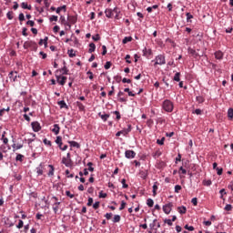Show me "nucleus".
I'll return each mask as SVG.
<instances>
[{"label": "nucleus", "mask_w": 233, "mask_h": 233, "mask_svg": "<svg viewBox=\"0 0 233 233\" xmlns=\"http://www.w3.org/2000/svg\"><path fill=\"white\" fill-rule=\"evenodd\" d=\"M28 134L31 136V137H25L23 142L26 143L31 150H34V148H39V147L43 145L41 139L37 138L35 133Z\"/></svg>", "instance_id": "f257e3e1"}, {"label": "nucleus", "mask_w": 233, "mask_h": 233, "mask_svg": "<svg viewBox=\"0 0 233 233\" xmlns=\"http://www.w3.org/2000/svg\"><path fill=\"white\" fill-rule=\"evenodd\" d=\"M67 54L69 57H76V51L74 49H69Z\"/></svg>", "instance_id": "09e8293b"}, {"label": "nucleus", "mask_w": 233, "mask_h": 233, "mask_svg": "<svg viewBox=\"0 0 233 233\" xmlns=\"http://www.w3.org/2000/svg\"><path fill=\"white\" fill-rule=\"evenodd\" d=\"M184 228H186V230H189V232L194 231L193 226L185 225Z\"/></svg>", "instance_id": "0e129e2a"}, {"label": "nucleus", "mask_w": 233, "mask_h": 233, "mask_svg": "<svg viewBox=\"0 0 233 233\" xmlns=\"http://www.w3.org/2000/svg\"><path fill=\"white\" fill-rule=\"evenodd\" d=\"M9 79H13V82L15 83L17 81V77H21L20 76H17V71H11L8 74Z\"/></svg>", "instance_id": "4468645a"}, {"label": "nucleus", "mask_w": 233, "mask_h": 233, "mask_svg": "<svg viewBox=\"0 0 233 233\" xmlns=\"http://www.w3.org/2000/svg\"><path fill=\"white\" fill-rule=\"evenodd\" d=\"M113 114H115V116H116L117 121H119V119H121V113H119V111H114Z\"/></svg>", "instance_id": "69168bd1"}, {"label": "nucleus", "mask_w": 233, "mask_h": 233, "mask_svg": "<svg viewBox=\"0 0 233 233\" xmlns=\"http://www.w3.org/2000/svg\"><path fill=\"white\" fill-rule=\"evenodd\" d=\"M105 14H106V17H107V19H111V17L114 15V9L106 8L105 10Z\"/></svg>", "instance_id": "412c9836"}, {"label": "nucleus", "mask_w": 233, "mask_h": 233, "mask_svg": "<svg viewBox=\"0 0 233 233\" xmlns=\"http://www.w3.org/2000/svg\"><path fill=\"white\" fill-rule=\"evenodd\" d=\"M62 10L63 12H66V5H64L62 6L57 7L56 13L59 15L61 14Z\"/></svg>", "instance_id": "e433bc0d"}, {"label": "nucleus", "mask_w": 233, "mask_h": 233, "mask_svg": "<svg viewBox=\"0 0 233 233\" xmlns=\"http://www.w3.org/2000/svg\"><path fill=\"white\" fill-rule=\"evenodd\" d=\"M113 12L116 14L115 19L119 20L121 19V9L119 7H114Z\"/></svg>", "instance_id": "f3484780"}, {"label": "nucleus", "mask_w": 233, "mask_h": 233, "mask_svg": "<svg viewBox=\"0 0 233 233\" xmlns=\"http://www.w3.org/2000/svg\"><path fill=\"white\" fill-rule=\"evenodd\" d=\"M98 116H99V117H101L102 121H104V122L108 121V117H110L109 114H104L103 115V114H101V112L98 113Z\"/></svg>", "instance_id": "bb28decb"}, {"label": "nucleus", "mask_w": 233, "mask_h": 233, "mask_svg": "<svg viewBox=\"0 0 233 233\" xmlns=\"http://www.w3.org/2000/svg\"><path fill=\"white\" fill-rule=\"evenodd\" d=\"M76 106L80 110V112H85V105L83 103L76 101Z\"/></svg>", "instance_id": "ea45409f"}, {"label": "nucleus", "mask_w": 233, "mask_h": 233, "mask_svg": "<svg viewBox=\"0 0 233 233\" xmlns=\"http://www.w3.org/2000/svg\"><path fill=\"white\" fill-rule=\"evenodd\" d=\"M162 108L165 110V112H174V102L169 99H165L162 102Z\"/></svg>", "instance_id": "f03ea898"}, {"label": "nucleus", "mask_w": 233, "mask_h": 233, "mask_svg": "<svg viewBox=\"0 0 233 233\" xmlns=\"http://www.w3.org/2000/svg\"><path fill=\"white\" fill-rule=\"evenodd\" d=\"M196 101L199 105H202V103L205 101V97H203V96H196Z\"/></svg>", "instance_id": "79ce46f5"}, {"label": "nucleus", "mask_w": 233, "mask_h": 233, "mask_svg": "<svg viewBox=\"0 0 233 233\" xmlns=\"http://www.w3.org/2000/svg\"><path fill=\"white\" fill-rule=\"evenodd\" d=\"M154 61H155L154 66H156L157 65H160V66L167 65V60H166L164 55L157 56L155 57V60H152L153 63H154Z\"/></svg>", "instance_id": "39448f33"}, {"label": "nucleus", "mask_w": 233, "mask_h": 233, "mask_svg": "<svg viewBox=\"0 0 233 233\" xmlns=\"http://www.w3.org/2000/svg\"><path fill=\"white\" fill-rule=\"evenodd\" d=\"M43 143H44V145H46L47 147H52V141H50L46 138H44Z\"/></svg>", "instance_id": "864d4df0"}, {"label": "nucleus", "mask_w": 233, "mask_h": 233, "mask_svg": "<svg viewBox=\"0 0 233 233\" xmlns=\"http://www.w3.org/2000/svg\"><path fill=\"white\" fill-rule=\"evenodd\" d=\"M57 19H58V16L56 15H51V17H49V22L54 23V21H55L56 23H57Z\"/></svg>", "instance_id": "8fccbe9b"}, {"label": "nucleus", "mask_w": 233, "mask_h": 233, "mask_svg": "<svg viewBox=\"0 0 233 233\" xmlns=\"http://www.w3.org/2000/svg\"><path fill=\"white\" fill-rule=\"evenodd\" d=\"M142 52L145 57H147V56H152V49H147V47H144Z\"/></svg>", "instance_id": "c756f323"}, {"label": "nucleus", "mask_w": 233, "mask_h": 233, "mask_svg": "<svg viewBox=\"0 0 233 233\" xmlns=\"http://www.w3.org/2000/svg\"><path fill=\"white\" fill-rule=\"evenodd\" d=\"M126 207H127V202H125V200H122L119 210H125Z\"/></svg>", "instance_id": "bf43d9fd"}, {"label": "nucleus", "mask_w": 233, "mask_h": 233, "mask_svg": "<svg viewBox=\"0 0 233 233\" xmlns=\"http://www.w3.org/2000/svg\"><path fill=\"white\" fill-rule=\"evenodd\" d=\"M177 212L181 215L187 214V207L185 206H180L177 208Z\"/></svg>", "instance_id": "7c9ffc66"}, {"label": "nucleus", "mask_w": 233, "mask_h": 233, "mask_svg": "<svg viewBox=\"0 0 233 233\" xmlns=\"http://www.w3.org/2000/svg\"><path fill=\"white\" fill-rule=\"evenodd\" d=\"M228 117L230 121H232V119H233V108L232 107H229L228 109Z\"/></svg>", "instance_id": "a19ab883"}, {"label": "nucleus", "mask_w": 233, "mask_h": 233, "mask_svg": "<svg viewBox=\"0 0 233 233\" xmlns=\"http://www.w3.org/2000/svg\"><path fill=\"white\" fill-rule=\"evenodd\" d=\"M92 39H93V41H100L101 36L99 35V34H96V35L92 36Z\"/></svg>", "instance_id": "4d7b16f0"}, {"label": "nucleus", "mask_w": 233, "mask_h": 233, "mask_svg": "<svg viewBox=\"0 0 233 233\" xmlns=\"http://www.w3.org/2000/svg\"><path fill=\"white\" fill-rule=\"evenodd\" d=\"M8 150L6 149V146L1 145L0 146V162H5V157H8V154H6Z\"/></svg>", "instance_id": "423d86ee"}, {"label": "nucleus", "mask_w": 233, "mask_h": 233, "mask_svg": "<svg viewBox=\"0 0 233 233\" xmlns=\"http://www.w3.org/2000/svg\"><path fill=\"white\" fill-rule=\"evenodd\" d=\"M173 207H174V204L172 202H169L163 206L162 210L165 214H170V212H172Z\"/></svg>", "instance_id": "1a4fd4ad"}, {"label": "nucleus", "mask_w": 233, "mask_h": 233, "mask_svg": "<svg viewBox=\"0 0 233 233\" xmlns=\"http://www.w3.org/2000/svg\"><path fill=\"white\" fill-rule=\"evenodd\" d=\"M157 145L163 146L165 145V137H163L161 139L157 140Z\"/></svg>", "instance_id": "052dcab7"}, {"label": "nucleus", "mask_w": 233, "mask_h": 233, "mask_svg": "<svg viewBox=\"0 0 233 233\" xmlns=\"http://www.w3.org/2000/svg\"><path fill=\"white\" fill-rule=\"evenodd\" d=\"M21 7L24 10H32V5H28V3H26V2H22L21 3Z\"/></svg>", "instance_id": "cd10ccee"}, {"label": "nucleus", "mask_w": 233, "mask_h": 233, "mask_svg": "<svg viewBox=\"0 0 233 233\" xmlns=\"http://www.w3.org/2000/svg\"><path fill=\"white\" fill-rule=\"evenodd\" d=\"M173 81L179 83L181 81V73L177 72L173 77Z\"/></svg>", "instance_id": "473e14b6"}, {"label": "nucleus", "mask_w": 233, "mask_h": 233, "mask_svg": "<svg viewBox=\"0 0 233 233\" xmlns=\"http://www.w3.org/2000/svg\"><path fill=\"white\" fill-rule=\"evenodd\" d=\"M61 163H62V165H65V167H72V165H74V162L72 161L70 153H67L66 157H62Z\"/></svg>", "instance_id": "20e7f679"}, {"label": "nucleus", "mask_w": 233, "mask_h": 233, "mask_svg": "<svg viewBox=\"0 0 233 233\" xmlns=\"http://www.w3.org/2000/svg\"><path fill=\"white\" fill-rule=\"evenodd\" d=\"M6 17L9 19V21H12V19H14V11H8L6 13Z\"/></svg>", "instance_id": "a18cd8bd"}, {"label": "nucleus", "mask_w": 233, "mask_h": 233, "mask_svg": "<svg viewBox=\"0 0 233 233\" xmlns=\"http://www.w3.org/2000/svg\"><path fill=\"white\" fill-rule=\"evenodd\" d=\"M125 157H127V159H134V157H136V151L126 150Z\"/></svg>", "instance_id": "ddd939ff"}, {"label": "nucleus", "mask_w": 233, "mask_h": 233, "mask_svg": "<svg viewBox=\"0 0 233 233\" xmlns=\"http://www.w3.org/2000/svg\"><path fill=\"white\" fill-rule=\"evenodd\" d=\"M162 154L163 153L161 152V150L157 149V151H155L152 154V156H153L154 159H157V157H161Z\"/></svg>", "instance_id": "72a5a7b5"}, {"label": "nucleus", "mask_w": 233, "mask_h": 233, "mask_svg": "<svg viewBox=\"0 0 233 233\" xmlns=\"http://www.w3.org/2000/svg\"><path fill=\"white\" fill-rule=\"evenodd\" d=\"M23 159H25V157L21 154H16L15 161H19L20 163H23Z\"/></svg>", "instance_id": "c03bdc74"}, {"label": "nucleus", "mask_w": 233, "mask_h": 233, "mask_svg": "<svg viewBox=\"0 0 233 233\" xmlns=\"http://www.w3.org/2000/svg\"><path fill=\"white\" fill-rule=\"evenodd\" d=\"M156 221H157V219L155 218L153 222L149 224L150 230H154V228H156Z\"/></svg>", "instance_id": "5fc2aeb1"}, {"label": "nucleus", "mask_w": 233, "mask_h": 233, "mask_svg": "<svg viewBox=\"0 0 233 233\" xmlns=\"http://www.w3.org/2000/svg\"><path fill=\"white\" fill-rule=\"evenodd\" d=\"M33 132H39L41 130V124L38 121H34L31 123Z\"/></svg>", "instance_id": "9b49d317"}, {"label": "nucleus", "mask_w": 233, "mask_h": 233, "mask_svg": "<svg viewBox=\"0 0 233 233\" xmlns=\"http://www.w3.org/2000/svg\"><path fill=\"white\" fill-rule=\"evenodd\" d=\"M52 199H54V204H53V212L54 214H57L59 212V206L61 205V202L59 201V198L56 196L52 197Z\"/></svg>", "instance_id": "0eeeda50"}, {"label": "nucleus", "mask_w": 233, "mask_h": 233, "mask_svg": "<svg viewBox=\"0 0 233 233\" xmlns=\"http://www.w3.org/2000/svg\"><path fill=\"white\" fill-rule=\"evenodd\" d=\"M57 105L60 106V108H66V110H68V105H66L65 100L58 101Z\"/></svg>", "instance_id": "a878e982"}, {"label": "nucleus", "mask_w": 233, "mask_h": 233, "mask_svg": "<svg viewBox=\"0 0 233 233\" xmlns=\"http://www.w3.org/2000/svg\"><path fill=\"white\" fill-rule=\"evenodd\" d=\"M69 25H76L77 23V15H69L67 16Z\"/></svg>", "instance_id": "6ab92c4d"}, {"label": "nucleus", "mask_w": 233, "mask_h": 233, "mask_svg": "<svg viewBox=\"0 0 233 233\" xmlns=\"http://www.w3.org/2000/svg\"><path fill=\"white\" fill-rule=\"evenodd\" d=\"M24 225H25V222H23L22 219H19L18 225H16V228H23Z\"/></svg>", "instance_id": "13d9d810"}, {"label": "nucleus", "mask_w": 233, "mask_h": 233, "mask_svg": "<svg viewBox=\"0 0 233 233\" xmlns=\"http://www.w3.org/2000/svg\"><path fill=\"white\" fill-rule=\"evenodd\" d=\"M186 17H187V23H192V21H190V19H194V15H192V14L187 13Z\"/></svg>", "instance_id": "de8ad7c7"}, {"label": "nucleus", "mask_w": 233, "mask_h": 233, "mask_svg": "<svg viewBox=\"0 0 233 233\" xmlns=\"http://www.w3.org/2000/svg\"><path fill=\"white\" fill-rule=\"evenodd\" d=\"M112 221L113 223H119V221H121V216L115 215Z\"/></svg>", "instance_id": "49530a36"}, {"label": "nucleus", "mask_w": 233, "mask_h": 233, "mask_svg": "<svg viewBox=\"0 0 233 233\" xmlns=\"http://www.w3.org/2000/svg\"><path fill=\"white\" fill-rule=\"evenodd\" d=\"M122 188H128V184H127V179L123 178L121 180Z\"/></svg>", "instance_id": "603ef678"}, {"label": "nucleus", "mask_w": 233, "mask_h": 233, "mask_svg": "<svg viewBox=\"0 0 233 233\" xmlns=\"http://www.w3.org/2000/svg\"><path fill=\"white\" fill-rule=\"evenodd\" d=\"M130 132H132V125L130 124L127 125V128L120 130V134H122V136H128Z\"/></svg>", "instance_id": "2eb2a0df"}, {"label": "nucleus", "mask_w": 233, "mask_h": 233, "mask_svg": "<svg viewBox=\"0 0 233 233\" xmlns=\"http://www.w3.org/2000/svg\"><path fill=\"white\" fill-rule=\"evenodd\" d=\"M55 143L58 146V148H61L63 147V137L61 136L56 137Z\"/></svg>", "instance_id": "b1692460"}, {"label": "nucleus", "mask_w": 233, "mask_h": 233, "mask_svg": "<svg viewBox=\"0 0 233 233\" xmlns=\"http://www.w3.org/2000/svg\"><path fill=\"white\" fill-rule=\"evenodd\" d=\"M94 52H96V44L90 43V44H89L88 53H89V54H92V53H94Z\"/></svg>", "instance_id": "4c0bfd02"}, {"label": "nucleus", "mask_w": 233, "mask_h": 233, "mask_svg": "<svg viewBox=\"0 0 233 233\" xmlns=\"http://www.w3.org/2000/svg\"><path fill=\"white\" fill-rule=\"evenodd\" d=\"M158 187H159V182L156 181L154 183V185H153V190H152L154 197L157 196V188H158Z\"/></svg>", "instance_id": "4be33fe9"}, {"label": "nucleus", "mask_w": 233, "mask_h": 233, "mask_svg": "<svg viewBox=\"0 0 233 233\" xmlns=\"http://www.w3.org/2000/svg\"><path fill=\"white\" fill-rule=\"evenodd\" d=\"M13 143H14L12 145L13 152H15V150H21V148H23V144H16L15 138H13Z\"/></svg>", "instance_id": "dca6fc26"}, {"label": "nucleus", "mask_w": 233, "mask_h": 233, "mask_svg": "<svg viewBox=\"0 0 233 233\" xmlns=\"http://www.w3.org/2000/svg\"><path fill=\"white\" fill-rule=\"evenodd\" d=\"M35 170L36 176H43V171L45 170V162H41Z\"/></svg>", "instance_id": "f8f14e48"}, {"label": "nucleus", "mask_w": 233, "mask_h": 233, "mask_svg": "<svg viewBox=\"0 0 233 233\" xmlns=\"http://www.w3.org/2000/svg\"><path fill=\"white\" fill-rule=\"evenodd\" d=\"M132 40H133L132 36H126L122 40V45H127V43H131Z\"/></svg>", "instance_id": "58836bf2"}, {"label": "nucleus", "mask_w": 233, "mask_h": 233, "mask_svg": "<svg viewBox=\"0 0 233 233\" xmlns=\"http://www.w3.org/2000/svg\"><path fill=\"white\" fill-rule=\"evenodd\" d=\"M24 49L25 50H28V48H31V50H33V52H37V43H35V41H25L24 43Z\"/></svg>", "instance_id": "7ed1b4c3"}, {"label": "nucleus", "mask_w": 233, "mask_h": 233, "mask_svg": "<svg viewBox=\"0 0 233 233\" xmlns=\"http://www.w3.org/2000/svg\"><path fill=\"white\" fill-rule=\"evenodd\" d=\"M224 208H225V210H227L228 212H230V210H232V205L227 204Z\"/></svg>", "instance_id": "774afa93"}, {"label": "nucleus", "mask_w": 233, "mask_h": 233, "mask_svg": "<svg viewBox=\"0 0 233 233\" xmlns=\"http://www.w3.org/2000/svg\"><path fill=\"white\" fill-rule=\"evenodd\" d=\"M18 20L20 21V23H23V21H25V14L20 13L18 15Z\"/></svg>", "instance_id": "680f3d73"}, {"label": "nucleus", "mask_w": 233, "mask_h": 233, "mask_svg": "<svg viewBox=\"0 0 233 233\" xmlns=\"http://www.w3.org/2000/svg\"><path fill=\"white\" fill-rule=\"evenodd\" d=\"M63 65L64 66L61 69H56V74H57L58 72H62V76H68V67H66V61H63Z\"/></svg>", "instance_id": "9d476101"}, {"label": "nucleus", "mask_w": 233, "mask_h": 233, "mask_svg": "<svg viewBox=\"0 0 233 233\" xmlns=\"http://www.w3.org/2000/svg\"><path fill=\"white\" fill-rule=\"evenodd\" d=\"M223 56H224V54L219 50L215 52V58L218 59L219 61H221V59H223Z\"/></svg>", "instance_id": "c85d7f7f"}, {"label": "nucleus", "mask_w": 233, "mask_h": 233, "mask_svg": "<svg viewBox=\"0 0 233 233\" xmlns=\"http://www.w3.org/2000/svg\"><path fill=\"white\" fill-rule=\"evenodd\" d=\"M66 76H62L60 81H58V85H61V86H65V85L66 84Z\"/></svg>", "instance_id": "f704fd0d"}, {"label": "nucleus", "mask_w": 233, "mask_h": 233, "mask_svg": "<svg viewBox=\"0 0 233 233\" xmlns=\"http://www.w3.org/2000/svg\"><path fill=\"white\" fill-rule=\"evenodd\" d=\"M61 130V127H59V124L53 125V128L51 129V132L55 133V136L59 135V132Z\"/></svg>", "instance_id": "a211bd4d"}, {"label": "nucleus", "mask_w": 233, "mask_h": 233, "mask_svg": "<svg viewBox=\"0 0 233 233\" xmlns=\"http://www.w3.org/2000/svg\"><path fill=\"white\" fill-rule=\"evenodd\" d=\"M110 66H112V62L107 61V62H106V64H105V66H104V68H105L106 70H108V69L110 68Z\"/></svg>", "instance_id": "6e6d98bb"}, {"label": "nucleus", "mask_w": 233, "mask_h": 233, "mask_svg": "<svg viewBox=\"0 0 233 233\" xmlns=\"http://www.w3.org/2000/svg\"><path fill=\"white\" fill-rule=\"evenodd\" d=\"M67 143L70 145V147H75V148H80L81 145H79V143H77L76 141L74 140H69L67 141Z\"/></svg>", "instance_id": "5701e85b"}, {"label": "nucleus", "mask_w": 233, "mask_h": 233, "mask_svg": "<svg viewBox=\"0 0 233 233\" xmlns=\"http://www.w3.org/2000/svg\"><path fill=\"white\" fill-rule=\"evenodd\" d=\"M66 196H67V198H70V199H73V198H75L74 194H72L70 190L66 191Z\"/></svg>", "instance_id": "e2e57ef3"}, {"label": "nucleus", "mask_w": 233, "mask_h": 233, "mask_svg": "<svg viewBox=\"0 0 233 233\" xmlns=\"http://www.w3.org/2000/svg\"><path fill=\"white\" fill-rule=\"evenodd\" d=\"M5 112H10V106H7L6 108L0 109V116L3 117L5 116Z\"/></svg>", "instance_id": "37998d69"}, {"label": "nucleus", "mask_w": 233, "mask_h": 233, "mask_svg": "<svg viewBox=\"0 0 233 233\" xmlns=\"http://www.w3.org/2000/svg\"><path fill=\"white\" fill-rule=\"evenodd\" d=\"M187 53L194 59H199L203 56V55H199V53H198V51L196 49L192 48V47L187 48Z\"/></svg>", "instance_id": "6e6552de"}, {"label": "nucleus", "mask_w": 233, "mask_h": 233, "mask_svg": "<svg viewBox=\"0 0 233 233\" xmlns=\"http://www.w3.org/2000/svg\"><path fill=\"white\" fill-rule=\"evenodd\" d=\"M66 76H62L60 81H58V85H61V86H65V85L66 84Z\"/></svg>", "instance_id": "c9c22d12"}, {"label": "nucleus", "mask_w": 233, "mask_h": 233, "mask_svg": "<svg viewBox=\"0 0 233 233\" xmlns=\"http://www.w3.org/2000/svg\"><path fill=\"white\" fill-rule=\"evenodd\" d=\"M181 186L180 185H176L175 186V192L176 194H179V190H181Z\"/></svg>", "instance_id": "338daca9"}, {"label": "nucleus", "mask_w": 233, "mask_h": 233, "mask_svg": "<svg viewBox=\"0 0 233 233\" xmlns=\"http://www.w3.org/2000/svg\"><path fill=\"white\" fill-rule=\"evenodd\" d=\"M147 207H149V208L154 207V199H152V198H147Z\"/></svg>", "instance_id": "3c124183"}, {"label": "nucleus", "mask_w": 233, "mask_h": 233, "mask_svg": "<svg viewBox=\"0 0 233 233\" xmlns=\"http://www.w3.org/2000/svg\"><path fill=\"white\" fill-rule=\"evenodd\" d=\"M60 23L61 25H65L66 26H69V28L72 26L70 23L66 22V18H65V15H60Z\"/></svg>", "instance_id": "393cba45"}, {"label": "nucleus", "mask_w": 233, "mask_h": 233, "mask_svg": "<svg viewBox=\"0 0 233 233\" xmlns=\"http://www.w3.org/2000/svg\"><path fill=\"white\" fill-rule=\"evenodd\" d=\"M48 167H49V171H48V173H47V176L49 177H52V176H54V172H55V170H56V167H54V166L53 165H48Z\"/></svg>", "instance_id": "2f4dec72"}, {"label": "nucleus", "mask_w": 233, "mask_h": 233, "mask_svg": "<svg viewBox=\"0 0 233 233\" xmlns=\"http://www.w3.org/2000/svg\"><path fill=\"white\" fill-rule=\"evenodd\" d=\"M121 96H125V92L119 91V92L117 93V97H119V98H118L119 103H127V101H128V99H127V98H125V97H121Z\"/></svg>", "instance_id": "aec40b11"}]
</instances>
